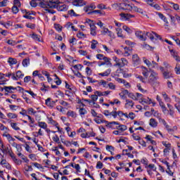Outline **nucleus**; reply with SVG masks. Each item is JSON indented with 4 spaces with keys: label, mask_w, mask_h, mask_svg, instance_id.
<instances>
[{
    "label": "nucleus",
    "mask_w": 180,
    "mask_h": 180,
    "mask_svg": "<svg viewBox=\"0 0 180 180\" xmlns=\"http://www.w3.org/2000/svg\"><path fill=\"white\" fill-rule=\"evenodd\" d=\"M41 8H46L50 6L51 8H57L60 12H67L68 11V6L66 4L60 5L59 0H43L39 3Z\"/></svg>",
    "instance_id": "obj_1"
},
{
    "label": "nucleus",
    "mask_w": 180,
    "mask_h": 180,
    "mask_svg": "<svg viewBox=\"0 0 180 180\" xmlns=\"http://www.w3.org/2000/svg\"><path fill=\"white\" fill-rule=\"evenodd\" d=\"M158 73L151 70L150 75L148 77V82L153 85V86H158L160 85V82H158Z\"/></svg>",
    "instance_id": "obj_2"
},
{
    "label": "nucleus",
    "mask_w": 180,
    "mask_h": 180,
    "mask_svg": "<svg viewBox=\"0 0 180 180\" xmlns=\"http://www.w3.org/2000/svg\"><path fill=\"white\" fill-rule=\"evenodd\" d=\"M112 124L119 125L118 127H117V129L120 130V131H124L127 130V126L124 124H120L119 122H115V121L108 123V124H106V127H109L110 129H113V127H112Z\"/></svg>",
    "instance_id": "obj_3"
},
{
    "label": "nucleus",
    "mask_w": 180,
    "mask_h": 180,
    "mask_svg": "<svg viewBox=\"0 0 180 180\" xmlns=\"http://www.w3.org/2000/svg\"><path fill=\"white\" fill-rule=\"evenodd\" d=\"M74 6H84L86 5V1L84 0H70Z\"/></svg>",
    "instance_id": "obj_4"
},
{
    "label": "nucleus",
    "mask_w": 180,
    "mask_h": 180,
    "mask_svg": "<svg viewBox=\"0 0 180 180\" xmlns=\"http://www.w3.org/2000/svg\"><path fill=\"white\" fill-rule=\"evenodd\" d=\"M135 34L136 37H138V39H139V40H141L142 41H146V40H147V37H146L145 33L143 32L136 31L135 32Z\"/></svg>",
    "instance_id": "obj_5"
},
{
    "label": "nucleus",
    "mask_w": 180,
    "mask_h": 180,
    "mask_svg": "<svg viewBox=\"0 0 180 180\" xmlns=\"http://www.w3.org/2000/svg\"><path fill=\"white\" fill-rule=\"evenodd\" d=\"M17 88L16 87H13L12 86H4V91H5V95L6 96L9 95V94H13L14 91H16Z\"/></svg>",
    "instance_id": "obj_6"
},
{
    "label": "nucleus",
    "mask_w": 180,
    "mask_h": 180,
    "mask_svg": "<svg viewBox=\"0 0 180 180\" xmlns=\"http://www.w3.org/2000/svg\"><path fill=\"white\" fill-rule=\"evenodd\" d=\"M56 102H58V100L51 101V98H48L46 100L45 103L47 106H49V108H54V106L56 105Z\"/></svg>",
    "instance_id": "obj_7"
},
{
    "label": "nucleus",
    "mask_w": 180,
    "mask_h": 180,
    "mask_svg": "<svg viewBox=\"0 0 180 180\" xmlns=\"http://www.w3.org/2000/svg\"><path fill=\"white\" fill-rule=\"evenodd\" d=\"M133 9V6L127 3H122L121 4V11H131Z\"/></svg>",
    "instance_id": "obj_8"
},
{
    "label": "nucleus",
    "mask_w": 180,
    "mask_h": 180,
    "mask_svg": "<svg viewBox=\"0 0 180 180\" xmlns=\"http://www.w3.org/2000/svg\"><path fill=\"white\" fill-rule=\"evenodd\" d=\"M44 8V13H51V15H54L56 13V11L53 10L54 8L46 6V7H42Z\"/></svg>",
    "instance_id": "obj_9"
},
{
    "label": "nucleus",
    "mask_w": 180,
    "mask_h": 180,
    "mask_svg": "<svg viewBox=\"0 0 180 180\" xmlns=\"http://www.w3.org/2000/svg\"><path fill=\"white\" fill-rule=\"evenodd\" d=\"M132 61H133V64L135 67H136V65H139V64H140V63L141 62V60H140V58L139 57V55H137V54L133 55Z\"/></svg>",
    "instance_id": "obj_10"
},
{
    "label": "nucleus",
    "mask_w": 180,
    "mask_h": 180,
    "mask_svg": "<svg viewBox=\"0 0 180 180\" xmlns=\"http://www.w3.org/2000/svg\"><path fill=\"white\" fill-rule=\"evenodd\" d=\"M113 61H115V64H114V67H118V68H122V60L116 56L112 57Z\"/></svg>",
    "instance_id": "obj_11"
},
{
    "label": "nucleus",
    "mask_w": 180,
    "mask_h": 180,
    "mask_svg": "<svg viewBox=\"0 0 180 180\" xmlns=\"http://www.w3.org/2000/svg\"><path fill=\"white\" fill-rule=\"evenodd\" d=\"M163 78L165 79H169V78H172V74L171 73V70H167L165 72H163L162 74Z\"/></svg>",
    "instance_id": "obj_12"
},
{
    "label": "nucleus",
    "mask_w": 180,
    "mask_h": 180,
    "mask_svg": "<svg viewBox=\"0 0 180 180\" xmlns=\"http://www.w3.org/2000/svg\"><path fill=\"white\" fill-rule=\"evenodd\" d=\"M94 94H96V95H97L98 96H108V95L110 94V91H96L94 92Z\"/></svg>",
    "instance_id": "obj_13"
},
{
    "label": "nucleus",
    "mask_w": 180,
    "mask_h": 180,
    "mask_svg": "<svg viewBox=\"0 0 180 180\" xmlns=\"http://www.w3.org/2000/svg\"><path fill=\"white\" fill-rule=\"evenodd\" d=\"M133 11L134 12H137L138 13H141V15H143V16H147V14H146V11H144L143 9L138 8L137 6L132 7Z\"/></svg>",
    "instance_id": "obj_14"
},
{
    "label": "nucleus",
    "mask_w": 180,
    "mask_h": 180,
    "mask_svg": "<svg viewBox=\"0 0 180 180\" xmlns=\"http://www.w3.org/2000/svg\"><path fill=\"white\" fill-rule=\"evenodd\" d=\"M90 30L91 36H96V26H95V24H90Z\"/></svg>",
    "instance_id": "obj_15"
},
{
    "label": "nucleus",
    "mask_w": 180,
    "mask_h": 180,
    "mask_svg": "<svg viewBox=\"0 0 180 180\" xmlns=\"http://www.w3.org/2000/svg\"><path fill=\"white\" fill-rule=\"evenodd\" d=\"M142 68V75L145 77L146 79L148 78V69L144 66H141Z\"/></svg>",
    "instance_id": "obj_16"
},
{
    "label": "nucleus",
    "mask_w": 180,
    "mask_h": 180,
    "mask_svg": "<svg viewBox=\"0 0 180 180\" xmlns=\"http://www.w3.org/2000/svg\"><path fill=\"white\" fill-rule=\"evenodd\" d=\"M120 15L121 18H124V19H131V18H134V15H131L130 13H122Z\"/></svg>",
    "instance_id": "obj_17"
},
{
    "label": "nucleus",
    "mask_w": 180,
    "mask_h": 180,
    "mask_svg": "<svg viewBox=\"0 0 180 180\" xmlns=\"http://www.w3.org/2000/svg\"><path fill=\"white\" fill-rule=\"evenodd\" d=\"M167 108L169 109L170 116H172V117H174V115L175 113V110H174V106H172L169 103H167Z\"/></svg>",
    "instance_id": "obj_18"
},
{
    "label": "nucleus",
    "mask_w": 180,
    "mask_h": 180,
    "mask_svg": "<svg viewBox=\"0 0 180 180\" xmlns=\"http://www.w3.org/2000/svg\"><path fill=\"white\" fill-rule=\"evenodd\" d=\"M104 61V63L105 64V65H108V67H112V59H110V58L108 57H104V59H103Z\"/></svg>",
    "instance_id": "obj_19"
},
{
    "label": "nucleus",
    "mask_w": 180,
    "mask_h": 180,
    "mask_svg": "<svg viewBox=\"0 0 180 180\" xmlns=\"http://www.w3.org/2000/svg\"><path fill=\"white\" fill-rule=\"evenodd\" d=\"M94 9H96V6L94 4H91L89 6L84 7L85 12H88V11H94Z\"/></svg>",
    "instance_id": "obj_20"
},
{
    "label": "nucleus",
    "mask_w": 180,
    "mask_h": 180,
    "mask_svg": "<svg viewBox=\"0 0 180 180\" xmlns=\"http://www.w3.org/2000/svg\"><path fill=\"white\" fill-rule=\"evenodd\" d=\"M149 124L151 127H157V126H158V122H157V120H155V119L151 118L150 120Z\"/></svg>",
    "instance_id": "obj_21"
},
{
    "label": "nucleus",
    "mask_w": 180,
    "mask_h": 180,
    "mask_svg": "<svg viewBox=\"0 0 180 180\" xmlns=\"http://www.w3.org/2000/svg\"><path fill=\"white\" fill-rule=\"evenodd\" d=\"M95 13H98V15H104L105 11H101V10H94L93 11L89 12V15H94Z\"/></svg>",
    "instance_id": "obj_22"
},
{
    "label": "nucleus",
    "mask_w": 180,
    "mask_h": 180,
    "mask_svg": "<svg viewBox=\"0 0 180 180\" xmlns=\"http://www.w3.org/2000/svg\"><path fill=\"white\" fill-rule=\"evenodd\" d=\"M136 79H139V81H141V82H143V84H146L147 83V79H146V77H143V76L139 75H135Z\"/></svg>",
    "instance_id": "obj_23"
},
{
    "label": "nucleus",
    "mask_w": 180,
    "mask_h": 180,
    "mask_svg": "<svg viewBox=\"0 0 180 180\" xmlns=\"http://www.w3.org/2000/svg\"><path fill=\"white\" fill-rule=\"evenodd\" d=\"M156 15H158L159 18L165 22V23L168 24V20H167V18L165 16H164V14L157 12Z\"/></svg>",
    "instance_id": "obj_24"
},
{
    "label": "nucleus",
    "mask_w": 180,
    "mask_h": 180,
    "mask_svg": "<svg viewBox=\"0 0 180 180\" xmlns=\"http://www.w3.org/2000/svg\"><path fill=\"white\" fill-rule=\"evenodd\" d=\"M111 72L112 70L108 69L105 72L103 73H99L98 75H101V77H109V75H110Z\"/></svg>",
    "instance_id": "obj_25"
},
{
    "label": "nucleus",
    "mask_w": 180,
    "mask_h": 180,
    "mask_svg": "<svg viewBox=\"0 0 180 180\" xmlns=\"http://www.w3.org/2000/svg\"><path fill=\"white\" fill-rule=\"evenodd\" d=\"M1 25L6 27V29H9L10 26H12L13 25V22L12 21H7V22H1Z\"/></svg>",
    "instance_id": "obj_26"
},
{
    "label": "nucleus",
    "mask_w": 180,
    "mask_h": 180,
    "mask_svg": "<svg viewBox=\"0 0 180 180\" xmlns=\"http://www.w3.org/2000/svg\"><path fill=\"white\" fill-rule=\"evenodd\" d=\"M1 165H4L5 168L7 169H11V165L6 162V160H2L1 161Z\"/></svg>",
    "instance_id": "obj_27"
},
{
    "label": "nucleus",
    "mask_w": 180,
    "mask_h": 180,
    "mask_svg": "<svg viewBox=\"0 0 180 180\" xmlns=\"http://www.w3.org/2000/svg\"><path fill=\"white\" fill-rule=\"evenodd\" d=\"M112 7L117 11H122V4L115 3L112 5Z\"/></svg>",
    "instance_id": "obj_28"
},
{
    "label": "nucleus",
    "mask_w": 180,
    "mask_h": 180,
    "mask_svg": "<svg viewBox=\"0 0 180 180\" xmlns=\"http://www.w3.org/2000/svg\"><path fill=\"white\" fill-rule=\"evenodd\" d=\"M8 63L10 64V65H14V64H18V60L15 58H9Z\"/></svg>",
    "instance_id": "obj_29"
},
{
    "label": "nucleus",
    "mask_w": 180,
    "mask_h": 180,
    "mask_svg": "<svg viewBox=\"0 0 180 180\" xmlns=\"http://www.w3.org/2000/svg\"><path fill=\"white\" fill-rule=\"evenodd\" d=\"M67 116L75 118V117H77V113H75V112H74L72 110H69L67 112Z\"/></svg>",
    "instance_id": "obj_30"
},
{
    "label": "nucleus",
    "mask_w": 180,
    "mask_h": 180,
    "mask_svg": "<svg viewBox=\"0 0 180 180\" xmlns=\"http://www.w3.org/2000/svg\"><path fill=\"white\" fill-rule=\"evenodd\" d=\"M129 64V62L127 61V59L124 58H121V68H123L125 65H127Z\"/></svg>",
    "instance_id": "obj_31"
},
{
    "label": "nucleus",
    "mask_w": 180,
    "mask_h": 180,
    "mask_svg": "<svg viewBox=\"0 0 180 180\" xmlns=\"http://www.w3.org/2000/svg\"><path fill=\"white\" fill-rule=\"evenodd\" d=\"M146 140H148V141H150V143L153 144V146H156L157 145V142H155V141L153 140V139L151 138V136L148 135L146 137Z\"/></svg>",
    "instance_id": "obj_32"
},
{
    "label": "nucleus",
    "mask_w": 180,
    "mask_h": 180,
    "mask_svg": "<svg viewBox=\"0 0 180 180\" xmlns=\"http://www.w3.org/2000/svg\"><path fill=\"white\" fill-rule=\"evenodd\" d=\"M38 126L41 129H47V124L44 122H38Z\"/></svg>",
    "instance_id": "obj_33"
},
{
    "label": "nucleus",
    "mask_w": 180,
    "mask_h": 180,
    "mask_svg": "<svg viewBox=\"0 0 180 180\" xmlns=\"http://www.w3.org/2000/svg\"><path fill=\"white\" fill-rule=\"evenodd\" d=\"M119 117H126L127 119H129V115H127V112H123L122 111H117Z\"/></svg>",
    "instance_id": "obj_34"
},
{
    "label": "nucleus",
    "mask_w": 180,
    "mask_h": 180,
    "mask_svg": "<svg viewBox=\"0 0 180 180\" xmlns=\"http://www.w3.org/2000/svg\"><path fill=\"white\" fill-rule=\"evenodd\" d=\"M79 115L82 116H85V115H86V113H88V112L85 110V108H79Z\"/></svg>",
    "instance_id": "obj_35"
},
{
    "label": "nucleus",
    "mask_w": 180,
    "mask_h": 180,
    "mask_svg": "<svg viewBox=\"0 0 180 180\" xmlns=\"http://www.w3.org/2000/svg\"><path fill=\"white\" fill-rule=\"evenodd\" d=\"M154 32H146V34H145L146 37H149V39H150L151 40H154Z\"/></svg>",
    "instance_id": "obj_36"
},
{
    "label": "nucleus",
    "mask_w": 180,
    "mask_h": 180,
    "mask_svg": "<svg viewBox=\"0 0 180 180\" xmlns=\"http://www.w3.org/2000/svg\"><path fill=\"white\" fill-rule=\"evenodd\" d=\"M49 123L50 124H53V126H58V123L57 122L54 121L52 117H48Z\"/></svg>",
    "instance_id": "obj_37"
},
{
    "label": "nucleus",
    "mask_w": 180,
    "mask_h": 180,
    "mask_svg": "<svg viewBox=\"0 0 180 180\" xmlns=\"http://www.w3.org/2000/svg\"><path fill=\"white\" fill-rule=\"evenodd\" d=\"M162 95L166 102H171V98L168 97V95L165 92H162Z\"/></svg>",
    "instance_id": "obj_38"
},
{
    "label": "nucleus",
    "mask_w": 180,
    "mask_h": 180,
    "mask_svg": "<svg viewBox=\"0 0 180 180\" xmlns=\"http://www.w3.org/2000/svg\"><path fill=\"white\" fill-rule=\"evenodd\" d=\"M94 122H96V123H97V124H101V123H109L108 121L105 120H99V119H94Z\"/></svg>",
    "instance_id": "obj_39"
},
{
    "label": "nucleus",
    "mask_w": 180,
    "mask_h": 180,
    "mask_svg": "<svg viewBox=\"0 0 180 180\" xmlns=\"http://www.w3.org/2000/svg\"><path fill=\"white\" fill-rule=\"evenodd\" d=\"M116 32L118 37L123 38V34H122V32H123V30L121 28H116Z\"/></svg>",
    "instance_id": "obj_40"
},
{
    "label": "nucleus",
    "mask_w": 180,
    "mask_h": 180,
    "mask_svg": "<svg viewBox=\"0 0 180 180\" xmlns=\"http://www.w3.org/2000/svg\"><path fill=\"white\" fill-rule=\"evenodd\" d=\"M96 44H98V41L93 39L91 41V49L92 50H95L96 49Z\"/></svg>",
    "instance_id": "obj_41"
},
{
    "label": "nucleus",
    "mask_w": 180,
    "mask_h": 180,
    "mask_svg": "<svg viewBox=\"0 0 180 180\" xmlns=\"http://www.w3.org/2000/svg\"><path fill=\"white\" fill-rule=\"evenodd\" d=\"M163 125L167 129V130L169 133H174V129L169 128V125H168V123L166 122V123L163 124Z\"/></svg>",
    "instance_id": "obj_42"
},
{
    "label": "nucleus",
    "mask_w": 180,
    "mask_h": 180,
    "mask_svg": "<svg viewBox=\"0 0 180 180\" xmlns=\"http://www.w3.org/2000/svg\"><path fill=\"white\" fill-rule=\"evenodd\" d=\"M28 120H30V126L31 127H34V125H33L34 124V119H33L32 117H30V115H27Z\"/></svg>",
    "instance_id": "obj_43"
},
{
    "label": "nucleus",
    "mask_w": 180,
    "mask_h": 180,
    "mask_svg": "<svg viewBox=\"0 0 180 180\" xmlns=\"http://www.w3.org/2000/svg\"><path fill=\"white\" fill-rule=\"evenodd\" d=\"M7 116L9 117V119H16V117H18V115L12 112L8 113Z\"/></svg>",
    "instance_id": "obj_44"
},
{
    "label": "nucleus",
    "mask_w": 180,
    "mask_h": 180,
    "mask_svg": "<svg viewBox=\"0 0 180 180\" xmlns=\"http://www.w3.org/2000/svg\"><path fill=\"white\" fill-rule=\"evenodd\" d=\"M98 94H92L90 97L91 98V102H96L98 101Z\"/></svg>",
    "instance_id": "obj_45"
},
{
    "label": "nucleus",
    "mask_w": 180,
    "mask_h": 180,
    "mask_svg": "<svg viewBox=\"0 0 180 180\" xmlns=\"http://www.w3.org/2000/svg\"><path fill=\"white\" fill-rule=\"evenodd\" d=\"M174 71H175V72L177 75H180V65L179 64L177 63L176 65V67L174 68Z\"/></svg>",
    "instance_id": "obj_46"
},
{
    "label": "nucleus",
    "mask_w": 180,
    "mask_h": 180,
    "mask_svg": "<svg viewBox=\"0 0 180 180\" xmlns=\"http://www.w3.org/2000/svg\"><path fill=\"white\" fill-rule=\"evenodd\" d=\"M30 64V60L27 58H25L22 60V65L23 67H27Z\"/></svg>",
    "instance_id": "obj_47"
},
{
    "label": "nucleus",
    "mask_w": 180,
    "mask_h": 180,
    "mask_svg": "<svg viewBox=\"0 0 180 180\" xmlns=\"http://www.w3.org/2000/svg\"><path fill=\"white\" fill-rule=\"evenodd\" d=\"M54 27L58 32H61V30H63V26H61L60 24H55Z\"/></svg>",
    "instance_id": "obj_48"
},
{
    "label": "nucleus",
    "mask_w": 180,
    "mask_h": 180,
    "mask_svg": "<svg viewBox=\"0 0 180 180\" xmlns=\"http://www.w3.org/2000/svg\"><path fill=\"white\" fill-rule=\"evenodd\" d=\"M52 139L55 143H57L58 144H61V142H60V138L58 135H55Z\"/></svg>",
    "instance_id": "obj_49"
},
{
    "label": "nucleus",
    "mask_w": 180,
    "mask_h": 180,
    "mask_svg": "<svg viewBox=\"0 0 180 180\" xmlns=\"http://www.w3.org/2000/svg\"><path fill=\"white\" fill-rule=\"evenodd\" d=\"M60 105H62V106H64L65 108H67L70 105L68 102L63 101V100H60L59 101Z\"/></svg>",
    "instance_id": "obj_50"
},
{
    "label": "nucleus",
    "mask_w": 180,
    "mask_h": 180,
    "mask_svg": "<svg viewBox=\"0 0 180 180\" xmlns=\"http://www.w3.org/2000/svg\"><path fill=\"white\" fill-rule=\"evenodd\" d=\"M7 44H9L10 46H16V44H18V43H16L15 41H13L12 39H8L6 41Z\"/></svg>",
    "instance_id": "obj_51"
},
{
    "label": "nucleus",
    "mask_w": 180,
    "mask_h": 180,
    "mask_svg": "<svg viewBox=\"0 0 180 180\" xmlns=\"http://www.w3.org/2000/svg\"><path fill=\"white\" fill-rule=\"evenodd\" d=\"M11 126L13 129H14V130H20V128H19V127H18V124L15 123V122H12L11 124Z\"/></svg>",
    "instance_id": "obj_52"
},
{
    "label": "nucleus",
    "mask_w": 180,
    "mask_h": 180,
    "mask_svg": "<svg viewBox=\"0 0 180 180\" xmlns=\"http://www.w3.org/2000/svg\"><path fill=\"white\" fill-rule=\"evenodd\" d=\"M16 77L17 78H23V77H25V75L22 73V71L18 70L16 72Z\"/></svg>",
    "instance_id": "obj_53"
},
{
    "label": "nucleus",
    "mask_w": 180,
    "mask_h": 180,
    "mask_svg": "<svg viewBox=\"0 0 180 180\" xmlns=\"http://www.w3.org/2000/svg\"><path fill=\"white\" fill-rule=\"evenodd\" d=\"M105 148L107 151H109L110 153H112V151H115V148H113V146H112L107 145L105 146Z\"/></svg>",
    "instance_id": "obj_54"
},
{
    "label": "nucleus",
    "mask_w": 180,
    "mask_h": 180,
    "mask_svg": "<svg viewBox=\"0 0 180 180\" xmlns=\"http://www.w3.org/2000/svg\"><path fill=\"white\" fill-rule=\"evenodd\" d=\"M143 60L144 63L146 64V65L148 67H149V68L151 67L152 64H151V62H150V60H148L146 58H143Z\"/></svg>",
    "instance_id": "obj_55"
},
{
    "label": "nucleus",
    "mask_w": 180,
    "mask_h": 180,
    "mask_svg": "<svg viewBox=\"0 0 180 180\" xmlns=\"http://www.w3.org/2000/svg\"><path fill=\"white\" fill-rule=\"evenodd\" d=\"M86 73L88 75V77H90V75H92V70H91V68L89 67L86 68Z\"/></svg>",
    "instance_id": "obj_56"
},
{
    "label": "nucleus",
    "mask_w": 180,
    "mask_h": 180,
    "mask_svg": "<svg viewBox=\"0 0 180 180\" xmlns=\"http://www.w3.org/2000/svg\"><path fill=\"white\" fill-rule=\"evenodd\" d=\"M110 116H112L114 119H116L118 116L117 111H112L111 112H110Z\"/></svg>",
    "instance_id": "obj_57"
},
{
    "label": "nucleus",
    "mask_w": 180,
    "mask_h": 180,
    "mask_svg": "<svg viewBox=\"0 0 180 180\" xmlns=\"http://www.w3.org/2000/svg\"><path fill=\"white\" fill-rule=\"evenodd\" d=\"M32 165H34L38 169H43V166L37 162H32Z\"/></svg>",
    "instance_id": "obj_58"
},
{
    "label": "nucleus",
    "mask_w": 180,
    "mask_h": 180,
    "mask_svg": "<svg viewBox=\"0 0 180 180\" xmlns=\"http://www.w3.org/2000/svg\"><path fill=\"white\" fill-rule=\"evenodd\" d=\"M129 98H131V99H133L134 101H137V96L134 95L133 93H129L128 94Z\"/></svg>",
    "instance_id": "obj_59"
},
{
    "label": "nucleus",
    "mask_w": 180,
    "mask_h": 180,
    "mask_svg": "<svg viewBox=\"0 0 180 180\" xmlns=\"http://www.w3.org/2000/svg\"><path fill=\"white\" fill-rule=\"evenodd\" d=\"M68 15H70V16H78V15H77V13H75V11H74L73 9L69 11L68 12Z\"/></svg>",
    "instance_id": "obj_60"
},
{
    "label": "nucleus",
    "mask_w": 180,
    "mask_h": 180,
    "mask_svg": "<svg viewBox=\"0 0 180 180\" xmlns=\"http://www.w3.org/2000/svg\"><path fill=\"white\" fill-rule=\"evenodd\" d=\"M28 115H34L36 113V111H34V109L30 108L27 110Z\"/></svg>",
    "instance_id": "obj_61"
},
{
    "label": "nucleus",
    "mask_w": 180,
    "mask_h": 180,
    "mask_svg": "<svg viewBox=\"0 0 180 180\" xmlns=\"http://www.w3.org/2000/svg\"><path fill=\"white\" fill-rule=\"evenodd\" d=\"M123 30H125L127 33H131V29H130L129 27L124 25L123 26Z\"/></svg>",
    "instance_id": "obj_62"
},
{
    "label": "nucleus",
    "mask_w": 180,
    "mask_h": 180,
    "mask_svg": "<svg viewBox=\"0 0 180 180\" xmlns=\"http://www.w3.org/2000/svg\"><path fill=\"white\" fill-rule=\"evenodd\" d=\"M12 11L13 13L16 14L18 13V12H19V8L15 6H13L12 8Z\"/></svg>",
    "instance_id": "obj_63"
},
{
    "label": "nucleus",
    "mask_w": 180,
    "mask_h": 180,
    "mask_svg": "<svg viewBox=\"0 0 180 180\" xmlns=\"http://www.w3.org/2000/svg\"><path fill=\"white\" fill-rule=\"evenodd\" d=\"M20 1L19 0H14V6H17L18 8H20Z\"/></svg>",
    "instance_id": "obj_64"
}]
</instances>
